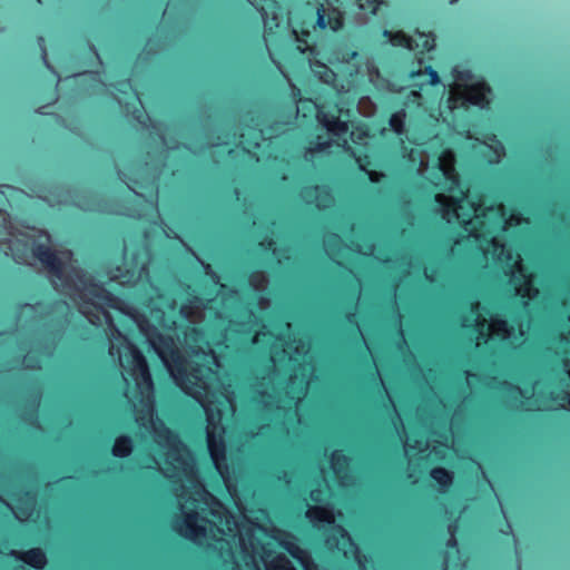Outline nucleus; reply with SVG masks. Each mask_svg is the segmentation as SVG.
<instances>
[{
	"label": "nucleus",
	"instance_id": "f257e3e1",
	"mask_svg": "<svg viewBox=\"0 0 570 570\" xmlns=\"http://www.w3.org/2000/svg\"><path fill=\"white\" fill-rule=\"evenodd\" d=\"M340 0H324L316 10L315 29L330 30L337 32L342 29L344 16L341 8L337 6Z\"/></svg>",
	"mask_w": 570,
	"mask_h": 570
},
{
	"label": "nucleus",
	"instance_id": "f03ea898",
	"mask_svg": "<svg viewBox=\"0 0 570 570\" xmlns=\"http://www.w3.org/2000/svg\"><path fill=\"white\" fill-rule=\"evenodd\" d=\"M31 254L41 263V265L49 272L51 276L61 282L66 279V265L52 247L47 244L38 243L32 246Z\"/></svg>",
	"mask_w": 570,
	"mask_h": 570
},
{
	"label": "nucleus",
	"instance_id": "7ed1b4c3",
	"mask_svg": "<svg viewBox=\"0 0 570 570\" xmlns=\"http://www.w3.org/2000/svg\"><path fill=\"white\" fill-rule=\"evenodd\" d=\"M417 65L419 68L411 72L414 87L423 90L428 86L433 87L441 83L439 72L431 65H425L423 57L417 58Z\"/></svg>",
	"mask_w": 570,
	"mask_h": 570
},
{
	"label": "nucleus",
	"instance_id": "20e7f679",
	"mask_svg": "<svg viewBox=\"0 0 570 570\" xmlns=\"http://www.w3.org/2000/svg\"><path fill=\"white\" fill-rule=\"evenodd\" d=\"M490 91L484 81L465 85L461 91V98L465 106L483 108L488 104L487 94Z\"/></svg>",
	"mask_w": 570,
	"mask_h": 570
},
{
	"label": "nucleus",
	"instance_id": "39448f33",
	"mask_svg": "<svg viewBox=\"0 0 570 570\" xmlns=\"http://www.w3.org/2000/svg\"><path fill=\"white\" fill-rule=\"evenodd\" d=\"M198 513L190 511L185 513L183 521L178 522L174 529L177 533L188 540H196L197 538L204 537L206 530L203 525L197 524Z\"/></svg>",
	"mask_w": 570,
	"mask_h": 570
},
{
	"label": "nucleus",
	"instance_id": "423d86ee",
	"mask_svg": "<svg viewBox=\"0 0 570 570\" xmlns=\"http://www.w3.org/2000/svg\"><path fill=\"white\" fill-rule=\"evenodd\" d=\"M340 110L324 111L318 109L317 121L333 135H344L348 130L347 122L340 118Z\"/></svg>",
	"mask_w": 570,
	"mask_h": 570
},
{
	"label": "nucleus",
	"instance_id": "0eeeda50",
	"mask_svg": "<svg viewBox=\"0 0 570 570\" xmlns=\"http://www.w3.org/2000/svg\"><path fill=\"white\" fill-rule=\"evenodd\" d=\"M10 556L22 561L35 570H42L47 564L46 552L39 547L30 548L22 552L11 550Z\"/></svg>",
	"mask_w": 570,
	"mask_h": 570
},
{
	"label": "nucleus",
	"instance_id": "6e6552de",
	"mask_svg": "<svg viewBox=\"0 0 570 570\" xmlns=\"http://www.w3.org/2000/svg\"><path fill=\"white\" fill-rule=\"evenodd\" d=\"M131 356H132V368H131L132 376L135 377L136 381H140L141 383L146 384L148 387H151L153 379H151V374H150L146 357L137 348L132 350Z\"/></svg>",
	"mask_w": 570,
	"mask_h": 570
},
{
	"label": "nucleus",
	"instance_id": "1a4fd4ad",
	"mask_svg": "<svg viewBox=\"0 0 570 570\" xmlns=\"http://www.w3.org/2000/svg\"><path fill=\"white\" fill-rule=\"evenodd\" d=\"M88 293L109 307H115L117 297L104 284L88 278L83 282Z\"/></svg>",
	"mask_w": 570,
	"mask_h": 570
},
{
	"label": "nucleus",
	"instance_id": "9d476101",
	"mask_svg": "<svg viewBox=\"0 0 570 570\" xmlns=\"http://www.w3.org/2000/svg\"><path fill=\"white\" fill-rule=\"evenodd\" d=\"M429 475L432 481L438 484V492L445 494L453 484V474L446 468L434 466L430 470Z\"/></svg>",
	"mask_w": 570,
	"mask_h": 570
},
{
	"label": "nucleus",
	"instance_id": "9b49d317",
	"mask_svg": "<svg viewBox=\"0 0 570 570\" xmlns=\"http://www.w3.org/2000/svg\"><path fill=\"white\" fill-rule=\"evenodd\" d=\"M382 36L393 47H401L407 50H414L419 47L415 40L411 36L406 35L403 30H384Z\"/></svg>",
	"mask_w": 570,
	"mask_h": 570
},
{
	"label": "nucleus",
	"instance_id": "f8f14e48",
	"mask_svg": "<svg viewBox=\"0 0 570 570\" xmlns=\"http://www.w3.org/2000/svg\"><path fill=\"white\" fill-rule=\"evenodd\" d=\"M132 450V438L128 434H121L115 439L114 445L111 448V454L117 459H127L131 455Z\"/></svg>",
	"mask_w": 570,
	"mask_h": 570
},
{
	"label": "nucleus",
	"instance_id": "ddd939ff",
	"mask_svg": "<svg viewBox=\"0 0 570 570\" xmlns=\"http://www.w3.org/2000/svg\"><path fill=\"white\" fill-rule=\"evenodd\" d=\"M207 445L212 460L217 469H219L220 461L225 460V443L222 439L216 440L214 435L208 433Z\"/></svg>",
	"mask_w": 570,
	"mask_h": 570
},
{
	"label": "nucleus",
	"instance_id": "4468645a",
	"mask_svg": "<svg viewBox=\"0 0 570 570\" xmlns=\"http://www.w3.org/2000/svg\"><path fill=\"white\" fill-rule=\"evenodd\" d=\"M158 338H159V341L161 342L163 345H165L167 347H171L173 341H171L170 337L158 335ZM170 351H171L173 355H176L175 362L177 363L176 364V374L173 373V375H174V379L176 380V382L179 383L180 380L181 381L185 380L186 371H185V367L183 366L181 357L177 354V352L174 348H170Z\"/></svg>",
	"mask_w": 570,
	"mask_h": 570
},
{
	"label": "nucleus",
	"instance_id": "2eb2a0df",
	"mask_svg": "<svg viewBox=\"0 0 570 570\" xmlns=\"http://www.w3.org/2000/svg\"><path fill=\"white\" fill-rule=\"evenodd\" d=\"M440 169L443 171L444 179L446 181L445 189L449 191H454L459 189L461 185V179L459 174L453 167H443L441 166Z\"/></svg>",
	"mask_w": 570,
	"mask_h": 570
},
{
	"label": "nucleus",
	"instance_id": "dca6fc26",
	"mask_svg": "<svg viewBox=\"0 0 570 570\" xmlns=\"http://www.w3.org/2000/svg\"><path fill=\"white\" fill-rule=\"evenodd\" d=\"M452 77L456 82H463L465 85H470L469 82L473 80L474 75L472 70L468 68H459L454 67L452 69Z\"/></svg>",
	"mask_w": 570,
	"mask_h": 570
},
{
	"label": "nucleus",
	"instance_id": "f3484780",
	"mask_svg": "<svg viewBox=\"0 0 570 570\" xmlns=\"http://www.w3.org/2000/svg\"><path fill=\"white\" fill-rule=\"evenodd\" d=\"M416 35L420 38H423L422 49L420 51V55L423 56L425 52H430V51H432L434 49V47H435V36L432 32L424 33V32H420L419 30H416Z\"/></svg>",
	"mask_w": 570,
	"mask_h": 570
},
{
	"label": "nucleus",
	"instance_id": "a211bd4d",
	"mask_svg": "<svg viewBox=\"0 0 570 570\" xmlns=\"http://www.w3.org/2000/svg\"><path fill=\"white\" fill-rule=\"evenodd\" d=\"M268 570H296L293 564L289 562V560L279 554L276 557V559L271 563L268 567Z\"/></svg>",
	"mask_w": 570,
	"mask_h": 570
},
{
	"label": "nucleus",
	"instance_id": "6ab92c4d",
	"mask_svg": "<svg viewBox=\"0 0 570 570\" xmlns=\"http://www.w3.org/2000/svg\"><path fill=\"white\" fill-rule=\"evenodd\" d=\"M389 125L396 134H402L404 130V114L395 112L389 119Z\"/></svg>",
	"mask_w": 570,
	"mask_h": 570
},
{
	"label": "nucleus",
	"instance_id": "aec40b11",
	"mask_svg": "<svg viewBox=\"0 0 570 570\" xmlns=\"http://www.w3.org/2000/svg\"><path fill=\"white\" fill-rule=\"evenodd\" d=\"M279 547L284 549L286 552H288L293 558L301 559V554L303 551L301 548L293 541L289 540H282L278 542Z\"/></svg>",
	"mask_w": 570,
	"mask_h": 570
},
{
	"label": "nucleus",
	"instance_id": "412c9836",
	"mask_svg": "<svg viewBox=\"0 0 570 570\" xmlns=\"http://www.w3.org/2000/svg\"><path fill=\"white\" fill-rule=\"evenodd\" d=\"M330 460L334 469L345 466L348 463V458L342 451H333Z\"/></svg>",
	"mask_w": 570,
	"mask_h": 570
},
{
	"label": "nucleus",
	"instance_id": "4be33fe9",
	"mask_svg": "<svg viewBox=\"0 0 570 570\" xmlns=\"http://www.w3.org/2000/svg\"><path fill=\"white\" fill-rule=\"evenodd\" d=\"M37 43L40 48V58L43 62V65L48 68V69H51V65L49 62V59H48V51H47V46H46V39L43 36H38L37 37Z\"/></svg>",
	"mask_w": 570,
	"mask_h": 570
},
{
	"label": "nucleus",
	"instance_id": "5701e85b",
	"mask_svg": "<svg viewBox=\"0 0 570 570\" xmlns=\"http://www.w3.org/2000/svg\"><path fill=\"white\" fill-rule=\"evenodd\" d=\"M345 321L352 325L354 327V335L355 337H357V341L358 342H363V335L358 328V324H357V321H356V315L354 312H348L345 314Z\"/></svg>",
	"mask_w": 570,
	"mask_h": 570
},
{
	"label": "nucleus",
	"instance_id": "b1692460",
	"mask_svg": "<svg viewBox=\"0 0 570 570\" xmlns=\"http://www.w3.org/2000/svg\"><path fill=\"white\" fill-rule=\"evenodd\" d=\"M324 191V194L326 196H328V191L325 189V187L321 186V185H317V184H314V185H309V186H306L304 187L303 189V193L308 196V197H312V196H315L316 198L318 197V195Z\"/></svg>",
	"mask_w": 570,
	"mask_h": 570
},
{
	"label": "nucleus",
	"instance_id": "393cba45",
	"mask_svg": "<svg viewBox=\"0 0 570 570\" xmlns=\"http://www.w3.org/2000/svg\"><path fill=\"white\" fill-rule=\"evenodd\" d=\"M325 510L320 507L309 508L306 517L312 521H324Z\"/></svg>",
	"mask_w": 570,
	"mask_h": 570
},
{
	"label": "nucleus",
	"instance_id": "a878e982",
	"mask_svg": "<svg viewBox=\"0 0 570 570\" xmlns=\"http://www.w3.org/2000/svg\"><path fill=\"white\" fill-rule=\"evenodd\" d=\"M330 147L328 140H316L312 142V146L307 149L311 154H318L325 151Z\"/></svg>",
	"mask_w": 570,
	"mask_h": 570
},
{
	"label": "nucleus",
	"instance_id": "bb28decb",
	"mask_svg": "<svg viewBox=\"0 0 570 570\" xmlns=\"http://www.w3.org/2000/svg\"><path fill=\"white\" fill-rule=\"evenodd\" d=\"M368 364L371 365L370 380H371V382H373L375 387H377L379 391L382 392L384 386H383L382 380L380 377V374H379L377 370L372 365V362H370Z\"/></svg>",
	"mask_w": 570,
	"mask_h": 570
},
{
	"label": "nucleus",
	"instance_id": "cd10ccee",
	"mask_svg": "<svg viewBox=\"0 0 570 570\" xmlns=\"http://www.w3.org/2000/svg\"><path fill=\"white\" fill-rule=\"evenodd\" d=\"M275 242L272 237H265L258 243V247L265 252H269L273 249Z\"/></svg>",
	"mask_w": 570,
	"mask_h": 570
},
{
	"label": "nucleus",
	"instance_id": "c85d7f7f",
	"mask_svg": "<svg viewBox=\"0 0 570 570\" xmlns=\"http://www.w3.org/2000/svg\"><path fill=\"white\" fill-rule=\"evenodd\" d=\"M200 335H202V331L197 326H190V327H188V330L186 332V337H188L193 341H197Z\"/></svg>",
	"mask_w": 570,
	"mask_h": 570
},
{
	"label": "nucleus",
	"instance_id": "c756f323",
	"mask_svg": "<svg viewBox=\"0 0 570 570\" xmlns=\"http://www.w3.org/2000/svg\"><path fill=\"white\" fill-rule=\"evenodd\" d=\"M502 386L504 389H508L512 393H521L522 392L521 389L517 384H512V383H509L507 381L502 382Z\"/></svg>",
	"mask_w": 570,
	"mask_h": 570
},
{
	"label": "nucleus",
	"instance_id": "7c9ffc66",
	"mask_svg": "<svg viewBox=\"0 0 570 570\" xmlns=\"http://www.w3.org/2000/svg\"><path fill=\"white\" fill-rule=\"evenodd\" d=\"M551 399H560L564 402H567L569 405H570V393L567 392V391H562L560 394L556 395V396H551Z\"/></svg>",
	"mask_w": 570,
	"mask_h": 570
},
{
	"label": "nucleus",
	"instance_id": "2f4dec72",
	"mask_svg": "<svg viewBox=\"0 0 570 570\" xmlns=\"http://www.w3.org/2000/svg\"><path fill=\"white\" fill-rule=\"evenodd\" d=\"M321 494H322L321 490L315 489V490L311 491L309 497H311L312 501L321 502L322 501Z\"/></svg>",
	"mask_w": 570,
	"mask_h": 570
},
{
	"label": "nucleus",
	"instance_id": "473e14b6",
	"mask_svg": "<svg viewBox=\"0 0 570 570\" xmlns=\"http://www.w3.org/2000/svg\"><path fill=\"white\" fill-rule=\"evenodd\" d=\"M180 314H181L183 316H186V317H187V316H189V315L191 314V307H190V305H188V304H183V305L180 306Z\"/></svg>",
	"mask_w": 570,
	"mask_h": 570
},
{
	"label": "nucleus",
	"instance_id": "72a5a7b5",
	"mask_svg": "<svg viewBox=\"0 0 570 570\" xmlns=\"http://www.w3.org/2000/svg\"><path fill=\"white\" fill-rule=\"evenodd\" d=\"M357 56H358V52L356 50H350L348 52H346L344 58L346 61H351V60L356 59Z\"/></svg>",
	"mask_w": 570,
	"mask_h": 570
},
{
	"label": "nucleus",
	"instance_id": "f704fd0d",
	"mask_svg": "<svg viewBox=\"0 0 570 570\" xmlns=\"http://www.w3.org/2000/svg\"><path fill=\"white\" fill-rule=\"evenodd\" d=\"M356 342H357L360 345H362V346L364 345V347H367V344H365V341H364V340H363V342H358V341L356 340ZM364 357H365V360H366V362H367V363H370V362H371V358H370V356H368V348H365V351H364Z\"/></svg>",
	"mask_w": 570,
	"mask_h": 570
},
{
	"label": "nucleus",
	"instance_id": "c9c22d12",
	"mask_svg": "<svg viewBox=\"0 0 570 570\" xmlns=\"http://www.w3.org/2000/svg\"><path fill=\"white\" fill-rule=\"evenodd\" d=\"M558 342L562 343V344H567V343H569V338H568V336L566 334L560 333L558 335Z\"/></svg>",
	"mask_w": 570,
	"mask_h": 570
},
{
	"label": "nucleus",
	"instance_id": "e433bc0d",
	"mask_svg": "<svg viewBox=\"0 0 570 570\" xmlns=\"http://www.w3.org/2000/svg\"><path fill=\"white\" fill-rule=\"evenodd\" d=\"M456 540L455 538L451 537L448 541H446V547L452 549V548H455L456 547Z\"/></svg>",
	"mask_w": 570,
	"mask_h": 570
},
{
	"label": "nucleus",
	"instance_id": "4c0bfd02",
	"mask_svg": "<svg viewBox=\"0 0 570 570\" xmlns=\"http://www.w3.org/2000/svg\"><path fill=\"white\" fill-rule=\"evenodd\" d=\"M302 36L305 37V38H298L297 40L299 42H303L304 45H307V38L309 37V32L308 31H302Z\"/></svg>",
	"mask_w": 570,
	"mask_h": 570
},
{
	"label": "nucleus",
	"instance_id": "58836bf2",
	"mask_svg": "<svg viewBox=\"0 0 570 570\" xmlns=\"http://www.w3.org/2000/svg\"><path fill=\"white\" fill-rule=\"evenodd\" d=\"M165 433L168 438H173L175 441H178L177 436L173 434V432L169 429H165Z\"/></svg>",
	"mask_w": 570,
	"mask_h": 570
},
{
	"label": "nucleus",
	"instance_id": "ea45409f",
	"mask_svg": "<svg viewBox=\"0 0 570 570\" xmlns=\"http://www.w3.org/2000/svg\"><path fill=\"white\" fill-rule=\"evenodd\" d=\"M497 324H498V326L501 330H504V331L507 330V322L505 321L500 320V321L497 322Z\"/></svg>",
	"mask_w": 570,
	"mask_h": 570
},
{
	"label": "nucleus",
	"instance_id": "a19ab883",
	"mask_svg": "<svg viewBox=\"0 0 570 570\" xmlns=\"http://www.w3.org/2000/svg\"><path fill=\"white\" fill-rule=\"evenodd\" d=\"M257 276H258V274H257V273H253V274H250V276H249V282H250V283H254V282L256 281Z\"/></svg>",
	"mask_w": 570,
	"mask_h": 570
},
{
	"label": "nucleus",
	"instance_id": "79ce46f5",
	"mask_svg": "<svg viewBox=\"0 0 570 570\" xmlns=\"http://www.w3.org/2000/svg\"><path fill=\"white\" fill-rule=\"evenodd\" d=\"M563 374L566 375V381H570V370L564 368Z\"/></svg>",
	"mask_w": 570,
	"mask_h": 570
},
{
	"label": "nucleus",
	"instance_id": "37998d69",
	"mask_svg": "<svg viewBox=\"0 0 570 570\" xmlns=\"http://www.w3.org/2000/svg\"><path fill=\"white\" fill-rule=\"evenodd\" d=\"M90 50L95 53V56H96L97 58H99V55H98V52H97V49H96V47H95L94 45H90Z\"/></svg>",
	"mask_w": 570,
	"mask_h": 570
},
{
	"label": "nucleus",
	"instance_id": "c03bdc74",
	"mask_svg": "<svg viewBox=\"0 0 570 570\" xmlns=\"http://www.w3.org/2000/svg\"><path fill=\"white\" fill-rule=\"evenodd\" d=\"M443 199H444L443 195H436V196H435V202H436V203H442V202H443Z\"/></svg>",
	"mask_w": 570,
	"mask_h": 570
},
{
	"label": "nucleus",
	"instance_id": "a18cd8bd",
	"mask_svg": "<svg viewBox=\"0 0 570 570\" xmlns=\"http://www.w3.org/2000/svg\"><path fill=\"white\" fill-rule=\"evenodd\" d=\"M397 423L401 424L400 417H393V424L396 425Z\"/></svg>",
	"mask_w": 570,
	"mask_h": 570
},
{
	"label": "nucleus",
	"instance_id": "49530a36",
	"mask_svg": "<svg viewBox=\"0 0 570 570\" xmlns=\"http://www.w3.org/2000/svg\"><path fill=\"white\" fill-rule=\"evenodd\" d=\"M561 363H562L563 366H568V364H569L568 358L563 357L561 360Z\"/></svg>",
	"mask_w": 570,
	"mask_h": 570
},
{
	"label": "nucleus",
	"instance_id": "de8ad7c7",
	"mask_svg": "<svg viewBox=\"0 0 570 570\" xmlns=\"http://www.w3.org/2000/svg\"><path fill=\"white\" fill-rule=\"evenodd\" d=\"M43 107H39L36 112L39 114V115H45V112L42 111Z\"/></svg>",
	"mask_w": 570,
	"mask_h": 570
},
{
	"label": "nucleus",
	"instance_id": "09e8293b",
	"mask_svg": "<svg viewBox=\"0 0 570 570\" xmlns=\"http://www.w3.org/2000/svg\"><path fill=\"white\" fill-rule=\"evenodd\" d=\"M452 203H453L454 207L456 208L459 206L460 200L455 198L452 200Z\"/></svg>",
	"mask_w": 570,
	"mask_h": 570
},
{
	"label": "nucleus",
	"instance_id": "8fccbe9b",
	"mask_svg": "<svg viewBox=\"0 0 570 570\" xmlns=\"http://www.w3.org/2000/svg\"><path fill=\"white\" fill-rule=\"evenodd\" d=\"M464 374L466 377H470V376H475L473 373L469 372V371H464Z\"/></svg>",
	"mask_w": 570,
	"mask_h": 570
},
{
	"label": "nucleus",
	"instance_id": "3c124183",
	"mask_svg": "<svg viewBox=\"0 0 570 570\" xmlns=\"http://www.w3.org/2000/svg\"><path fill=\"white\" fill-rule=\"evenodd\" d=\"M479 304L478 303H472L471 305V311H474L475 308H478Z\"/></svg>",
	"mask_w": 570,
	"mask_h": 570
},
{
	"label": "nucleus",
	"instance_id": "603ef678",
	"mask_svg": "<svg viewBox=\"0 0 570 570\" xmlns=\"http://www.w3.org/2000/svg\"><path fill=\"white\" fill-rule=\"evenodd\" d=\"M24 495H26L27 498H33V495H32V493H31L30 491H26V492H24Z\"/></svg>",
	"mask_w": 570,
	"mask_h": 570
},
{
	"label": "nucleus",
	"instance_id": "864d4df0",
	"mask_svg": "<svg viewBox=\"0 0 570 570\" xmlns=\"http://www.w3.org/2000/svg\"><path fill=\"white\" fill-rule=\"evenodd\" d=\"M305 102L314 104V101H313L311 98L304 99V100H303V104H305Z\"/></svg>",
	"mask_w": 570,
	"mask_h": 570
},
{
	"label": "nucleus",
	"instance_id": "5fc2aeb1",
	"mask_svg": "<svg viewBox=\"0 0 570 570\" xmlns=\"http://www.w3.org/2000/svg\"><path fill=\"white\" fill-rule=\"evenodd\" d=\"M197 301H199V297L198 296H193L191 302H197Z\"/></svg>",
	"mask_w": 570,
	"mask_h": 570
},
{
	"label": "nucleus",
	"instance_id": "6e6d98bb",
	"mask_svg": "<svg viewBox=\"0 0 570 570\" xmlns=\"http://www.w3.org/2000/svg\"><path fill=\"white\" fill-rule=\"evenodd\" d=\"M385 406L390 407L392 405L391 400L389 399L387 403H384Z\"/></svg>",
	"mask_w": 570,
	"mask_h": 570
},
{
	"label": "nucleus",
	"instance_id": "4d7b16f0",
	"mask_svg": "<svg viewBox=\"0 0 570 570\" xmlns=\"http://www.w3.org/2000/svg\"><path fill=\"white\" fill-rule=\"evenodd\" d=\"M333 238L336 239V240L340 239L338 234H333Z\"/></svg>",
	"mask_w": 570,
	"mask_h": 570
},
{
	"label": "nucleus",
	"instance_id": "13d9d810",
	"mask_svg": "<svg viewBox=\"0 0 570 570\" xmlns=\"http://www.w3.org/2000/svg\"><path fill=\"white\" fill-rule=\"evenodd\" d=\"M315 206H316V208L322 209V206L320 203H316Z\"/></svg>",
	"mask_w": 570,
	"mask_h": 570
},
{
	"label": "nucleus",
	"instance_id": "bf43d9fd",
	"mask_svg": "<svg viewBox=\"0 0 570 570\" xmlns=\"http://www.w3.org/2000/svg\"><path fill=\"white\" fill-rule=\"evenodd\" d=\"M295 95H296V96H299V95H301V92H299V90H298V89H296Z\"/></svg>",
	"mask_w": 570,
	"mask_h": 570
},
{
	"label": "nucleus",
	"instance_id": "052dcab7",
	"mask_svg": "<svg viewBox=\"0 0 570 570\" xmlns=\"http://www.w3.org/2000/svg\"><path fill=\"white\" fill-rule=\"evenodd\" d=\"M37 1H38V3H41V0H37Z\"/></svg>",
	"mask_w": 570,
	"mask_h": 570
}]
</instances>
